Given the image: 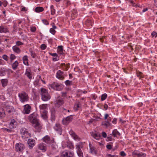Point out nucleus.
I'll list each match as a JSON object with an SVG mask.
<instances>
[{
    "label": "nucleus",
    "mask_w": 157,
    "mask_h": 157,
    "mask_svg": "<svg viewBox=\"0 0 157 157\" xmlns=\"http://www.w3.org/2000/svg\"><path fill=\"white\" fill-rule=\"evenodd\" d=\"M37 115L35 113H33L30 114L29 117V120L32 123V126L38 130H40L41 126L37 119Z\"/></svg>",
    "instance_id": "obj_1"
},
{
    "label": "nucleus",
    "mask_w": 157,
    "mask_h": 157,
    "mask_svg": "<svg viewBox=\"0 0 157 157\" xmlns=\"http://www.w3.org/2000/svg\"><path fill=\"white\" fill-rule=\"evenodd\" d=\"M40 94L41 99L44 101H48L51 98V96L48 94V90L44 88L41 89Z\"/></svg>",
    "instance_id": "obj_2"
},
{
    "label": "nucleus",
    "mask_w": 157,
    "mask_h": 157,
    "mask_svg": "<svg viewBox=\"0 0 157 157\" xmlns=\"http://www.w3.org/2000/svg\"><path fill=\"white\" fill-rule=\"evenodd\" d=\"M18 97L20 101L23 103L27 102L29 100L28 95L24 91H22L21 93L19 94Z\"/></svg>",
    "instance_id": "obj_3"
},
{
    "label": "nucleus",
    "mask_w": 157,
    "mask_h": 157,
    "mask_svg": "<svg viewBox=\"0 0 157 157\" xmlns=\"http://www.w3.org/2000/svg\"><path fill=\"white\" fill-rule=\"evenodd\" d=\"M21 137L23 138H29L31 136V134L29 133L27 129L25 128H22L20 130Z\"/></svg>",
    "instance_id": "obj_4"
},
{
    "label": "nucleus",
    "mask_w": 157,
    "mask_h": 157,
    "mask_svg": "<svg viewBox=\"0 0 157 157\" xmlns=\"http://www.w3.org/2000/svg\"><path fill=\"white\" fill-rule=\"evenodd\" d=\"M74 154L73 152L68 150L62 151L60 154V157H74Z\"/></svg>",
    "instance_id": "obj_5"
},
{
    "label": "nucleus",
    "mask_w": 157,
    "mask_h": 157,
    "mask_svg": "<svg viewBox=\"0 0 157 157\" xmlns=\"http://www.w3.org/2000/svg\"><path fill=\"white\" fill-rule=\"evenodd\" d=\"M83 146L82 143L77 144L76 146V148L77 149V152L79 157H83V154L81 148H82Z\"/></svg>",
    "instance_id": "obj_6"
},
{
    "label": "nucleus",
    "mask_w": 157,
    "mask_h": 157,
    "mask_svg": "<svg viewBox=\"0 0 157 157\" xmlns=\"http://www.w3.org/2000/svg\"><path fill=\"white\" fill-rule=\"evenodd\" d=\"M15 148L16 151L21 152L25 148V146L23 144L19 143L16 144Z\"/></svg>",
    "instance_id": "obj_7"
},
{
    "label": "nucleus",
    "mask_w": 157,
    "mask_h": 157,
    "mask_svg": "<svg viewBox=\"0 0 157 157\" xmlns=\"http://www.w3.org/2000/svg\"><path fill=\"white\" fill-rule=\"evenodd\" d=\"M57 78L61 80H63L65 78V74L63 72L60 70H58L56 74Z\"/></svg>",
    "instance_id": "obj_8"
},
{
    "label": "nucleus",
    "mask_w": 157,
    "mask_h": 157,
    "mask_svg": "<svg viewBox=\"0 0 157 157\" xmlns=\"http://www.w3.org/2000/svg\"><path fill=\"white\" fill-rule=\"evenodd\" d=\"M51 87L54 90H61L62 86L61 84H59L56 82H54L51 85Z\"/></svg>",
    "instance_id": "obj_9"
},
{
    "label": "nucleus",
    "mask_w": 157,
    "mask_h": 157,
    "mask_svg": "<svg viewBox=\"0 0 157 157\" xmlns=\"http://www.w3.org/2000/svg\"><path fill=\"white\" fill-rule=\"evenodd\" d=\"M63 102L62 98L58 97L55 101V105L56 107H59L63 105Z\"/></svg>",
    "instance_id": "obj_10"
},
{
    "label": "nucleus",
    "mask_w": 157,
    "mask_h": 157,
    "mask_svg": "<svg viewBox=\"0 0 157 157\" xmlns=\"http://www.w3.org/2000/svg\"><path fill=\"white\" fill-rule=\"evenodd\" d=\"M73 119L72 116H70L67 117L66 118H64L62 120L63 124L64 125H67L71 122Z\"/></svg>",
    "instance_id": "obj_11"
},
{
    "label": "nucleus",
    "mask_w": 157,
    "mask_h": 157,
    "mask_svg": "<svg viewBox=\"0 0 157 157\" xmlns=\"http://www.w3.org/2000/svg\"><path fill=\"white\" fill-rule=\"evenodd\" d=\"M43 141L47 144H52L54 142L53 139L51 140L50 137L48 136H46L43 138Z\"/></svg>",
    "instance_id": "obj_12"
},
{
    "label": "nucleus",
    "mask_w": 157,
    "mask_h": 157,
    "mask_svg": "<svg viewBox=\"0 0 157 157\" xmlns=\"http://www.w3.org/2000/svg\"><path fill=\"white\" fill-rule=\"evenodd\" d=\"M54 128L59 134L61 135L62 129L60 124L59 123L56 124L54 127Z\"/></svg>",
    "instance_id": "obj_13"
},
{
    "label": "nucleus",
    "mask_w": 157,
    "mask_h": 157,
    "mask_svg": "<svg viewBox=\"0 0 157 157\" xmlns=\"http://www.w3.org/2000/svg\"><path fill=\"white\" fill-rule=\"evenodd\" d=\"M24 112L25 113L29 114L31 109V107L29 104H26L24 106Z\"/></svg>",
    "instance_id": "obj_14"
},
{
    "label": "nucleus",
    "mask_w": 157,
    "mask_h": 157,
    "mask_svg": "<svg viewBox=\"0 0 157 157\" xmlns=\"http://www.w3.org/2000/svg\"><path fill=\"white\" fill-rule=\"evenodd\" d=\"M69 133L75 140H78V141L80 140V138L75 134L72 130H71L70 131Z\"/></svg>",
    "instance_id": "obj_15"
},
{
    "label": "nucleus",
    "mask_w": 157,
    "mask_h": 157,
    "mask_svg": "<svg viewBox=\"0 0 157 157\" xmlns=\"http://www.w3.org/2000/svg\"><path fill=\"white\" fill-rule=\"evenodd\" d=\"M51 119L52 121H54L56 119V111L55 108L53 107L51 109Z\"/></svg>",
    "instance_id": "obj_16"
},
{
    "label": "nucleus",
    "mask_w": 157,
    "mask_h": 157,
    "mask_svg": "<svg viewBox=\"0 0 157 157\" xmlns=\"http://www.w3.org/2000/svg\"><path fill=\"white\" fill-rule=\"evenodd\" d=\"M90 134L91 136L94 138L96 139L97 140H99L101 138V136L100 134L98 132L95 133L94 132H90Z\"/></svg>",
    "instance_id": "obj_17"
},
{
    "label": "nucleus",
    "mask_w": 157,
    "mask_h": 157,
    "mask_svg": "<svg viewBox=\"0 0 157 157\" xmlns=\"http://www.w3.org/2000/svg\"><path fill=\"white\" fill-rule=\"evenodd\" d=\"M25 74L29 79L31 80L32 79L33 75L31 71L29 68L26 69V71Z\"/></svg>",
    "instance_id": "obj_18"
},
{
    "label": "nucleus",
    "mask_w": 157,
    "mask_h": 157,
    "mask_svg": "<svg viewBox=\"0 0 157 157\" xmlns=\"http://www.w3.org/2000/svg\"><path fill=\"white\" fill-rule=\"evenodd\" d=\"M8 70L6 68L4 67L0 68V76H5L6 73L8 72Z\"/></svg>",
    "instance_id": "obj_19"
},
{
    "label": "nucleus",
    "mask_w": 157,
    "mask_h": 157,
    "mask_svg": "<svg viewBox=\"0 0 157 157\" xmlns=\"http://www.w3.org/2000/svg\"><path fill=\"white\" fill-rule=\"evenodd\" d=\"M9 32V30L8 28L6 26H4L3 25L0 26V33H6Z\"/></svg>",
    "instance_id": "obj_20"
},
{
    "label": "nucleus",
    "mask_w": 157,
    "mask_h": 157,
    "mask_svg": "<svg viewBox=\"0 0 157 157\" xmlns=\"http://www.w3.org/2000/svg\"><path fill=\"white\" fill-rule=\"evenodd\" d=\"M90 152L91 154L96 155H97L98 151L95 147L90 146Z\"/></svg>",
    "instance_id": "obj_21"
},
{
    "label": "nucleus",
    "mask_w": 157,
    "mask_h": 157,
    "mask_svg": "<svg viewBox=\"0 0 157 157\" xmlns=\"http://www.w3.org/2000/svg\"><path fill=\"white\" fill-rule=\"evenodd\" d=\"M38 147L40 149L42 150L43 152L45 151H46V147L43 143L39 144L38 145Z\"/></svg>",
    "instance_id": "obj_22"
},
{
    "label": "nucleus",
    "mask_w": 157,
    "mask_h": 157,
    "mask_svg": "<svg viewBox=\"0 0 157 157\" xmlns=\"http://www.w3.org/2000/svg\"><path fill=\"white\" fill-rule=\"evenodd\" d=\"M47 104H43L40 105V112L47 111L45 110L47 108Z\"/></svg>",
    "instance_id": "obj_23"
},
{
    "label": "nucleus",
    "mask_w": 157,
    "mask_h": 157,
    "mask_svg": "<svg viewBox=\"0 0 157 157\" xmlns=\"http://www.w3.org/2000/svg\"><path fill=\"white\" fill-rule=\"evenodd\" d=\"M1 82L3 87L6 86L8 82V81L7 79H3L1 80Z\"/></svg>",
    "instance_id": "obj_24"
},
{
    "label": "nucleus",
    "mask_w": 157,
    "mask_h": 157,
    "mask_svg": "<svg viewBox=\"0 0 157 157\" xmlns=\"http://www.w3.org/2000/svg\"><path fill=\"white\" fill-rule=\"evenodd\" d=\"M40 112L41 113V116L44 119H46L48 117L47 111H44V112Z\"/></svg>",
    "instance_id": "obj_25"
},
{
    "label": "nucleus",
    "mask_w": 157,
    "mask_h": 157,
    "mask_svg": "<svg viewBox=\"0 0 157 157\" xmlns=\"http://www.w3.org/2000/svg\"><path fill=\"white\" fill-rule=\"evenodd\" d=\"M112 135L114 137H116L117 135L120 136V133L117 131V129L114 130L112 132Z\"/></svg>",
    "instance_id": "obj_26"
},
{
    "label": "nucleus",
    "mask_w": 157,
    "mask_h": 157,
    "mask_svg": "<svg viewBox=\"0 0 157 157\" xmlns=\"http://www.w3.org/2000/svg\"><path fill=\"white\" fill-rule=\"evenodd\" d=\"M58 53L59 55H62L63 53V47L62 46H59L58 47L57 50Z\"/></svg>",
    "instance_id": "obj_27"
},
{
    "label": "nucleus",
    "mask_w": 157,
    "mask_h": 157,
    "mask_svg": "<svg viewBox=\"0 0 157 157\" xmlns=\"http://www.w3.org/2000/svg\"><path fill=\"white\" fill-rule=\"evenodd\" d=\"M34 141L33 139H29L28 140V143L30 147H32L34 145Z\"/></svg>",
    "instance_id": "obj_28"
},
{
    "label": "nucleus",
    "mask_w": 157,
    "mask_h": 157,
    "mask_svg": "<svg viewBox=\"0 0 157 157\" xmlns=\"http://www.w3.org/2000/svg\"><path fill=\"white\" fill-rule=\"evenodd\" d=\"M18 63L17 61H15L12 64V67L14 70H15L17 69V67L18 65Z\"/></svg>",
    "instance_id": "obj_29"
},
{
    "label": "nucleus",
    "mask_w": 157,
    "mask_h": 157,
    "mask_svg": "<svg viewBox=\"0 0 157 157\" xmlns=\"http://www.w3.org/2000/svg\"><path fill=\"white\" fill-rule=\"evenodd\" d=\"M12 48L14 52L17 53L18 54L21 52V50L16 45L13 46Z\"/></svg>",
    "instance_id": "obj_30"
},
{
    "label": "nucleus",
    "mask_w": 157,
    "mask_h": 157,
    "mask_svg": "<svg viewBox=\"0 0 157 157\" xmlns=\"http://www.w3.org/2000/svg\"><path fill=\"white\" fill-rule=\"evenodd\" d=\"M6 111L8 113H11L13 111V108L11 106H7L6 107Z\"/></svg>",
    "instance_id": "obj_31"
},
{
    "label": "nucleus",
    "mask_w": 157,
    "mask_h": 157,
    "mask_svg": "<svg viewBox=\"0 0 157 157\" xmlns=\"http://www.w3.org/2000/svg\"><path fill=\"white\" fill-rule=\"evenodd\" d=\"M44 9L42 7H37L35 9V11L36 13H40L44 11Z\"/></svg>",
    "instance_id": "obj_32"
},
{
    "label": "nucleus",
    "mask_w": 157,
    "mask_h": 157,
    "mask_svg": "<svg viewBox=\"0 0 157 157\" xmlns=\"http://www.w3.org/2000/svg\"><path fill=\"white\" fill-rule=\"evenodd\" d=\"M5 116V112L2 108H0V118H2Z\"/></svg>",
    "instance_id": "obj_33"
},
{
    "label": "nucleus",
    "mask_w": 157,
    "mask_h": 157,
    "mask_svg": "<svg viewBox=\"0 0 157 157\" xmlns=\"http://www.w3.org/2000/svg\"><path fill=\"white\" fill-rule=\"evenodd\" d=\"M77 16V11L76 10L74 9L72 11L71 17L73 19H74Z\"/></svg>",
    "instance_id": "obj_34"
},
{
    "label": "nucleus",
    "mask_w": 157,
    "mask_h": 157,
    "mask_svg": "<svg viewBox=\"0 0 157 157\" xmlns=\"http://www.w3.org/2000/svg\"><path fill=\"white\" fill-rule=\"evenodd\" d=\"M16 122L14 120L12 121L10 124V128H14L15 124H16Z\"/></svg>",
    "instance_id": "obj_35"
},
{
    "label": "nucleus",
    "mask_w": 157,
    "mask_h": 157,
    "mask_svg": "<svg viewBox=\"0 0 157 157\" xmlns=\"http://www.w3.org/2000/svg\"><path fill=\"white\" fill-rule=\"evenodd\" d=\"M65 83L66 86H69L72 84V81H69V80H67L65 81Z\"/></svg>",
    "instance_id": "obj_36"
},
{
    "label": "nucleus",
    "mask_w": 157,
    "mask_h": 157,
    "mask_svg": "<svg viewBox=\"0 0 157 157\" xmlns=\"http://www.w3.org/2000/svg\"><path fill=\"white\" fill-rule=\"evenodd\" d=\"M16 58V56L13 54H11L10 56V59L11 62H12Z\"/></svg>",
    "instance_id": "obj_37"
},
{
    "label": "nucleus",
    "mask_w": 157,
    "mask_h": 157,
    "mask_svg": "<svg viewBox=\"0 0 157 157\" xmlns=\"http://www.w3.org/2000/svg\"><path fill=\"white\" fill-rule=\"evenodd\" d=\"M50 8L51 9V14L52 15H54L55 13V10L54 8V6L53 5H51Z\"/></svg>",
    "instance_id": "obj_38"
},
{
    "label": "nucleus",
    "mask_w": 157,
    "mask_h": 157,
    "mask_svg": "<svg viewBox=\"0 0 157 157\" xmlns=\"http://www.w3.org/2000/svg\"><path fill=\"white\" fill-rule=\"evenodd\" d=\"M146 156V154L142 152H140L138 154L137 157H145Z\"/></svg>",
    "instance_id": "obj_39"
},
{
    "label": "nucleus",
    "mask_w": 157,
    "mask_h": 157,
    "mask_svg": "<svg viewBox=\"0 0 157 157\" xmlns=\"http://www.w3.org/2000/svg\"><path fill=\"white\" fill-rule=\"evenodd\" d=\"M80 107V104L79 103H77L75 105L74 109L75 111H77Z\"/></svg>",
    "instance_id": "obj_40"
},
{
    "label": "nucleus",
    "mask_w": 157,
    "mask_h": 157,
    "mask_svg": "<svg viewBox=\"0 0 157 157\" xmlns=\"http://www.w3.org/2000/svg\"><path fill=\"white\" fill-rule=\"evenodd\" d=\"M142 75V73L141 72L138 71L136 72L137 76L139 77L140 79H141L142 78H143Z\"/></svg>",
    "instance_id": "obj_41"
},
{
    "label": "nucleus",
    "mask_w": 157,
    "mask_h": 157,
    "mask_svg": "<svg viewBox=\"0 0 157 157\" xmlns=\"http://www.w3.org/2000/svg\"><path fill=\"white\" fill-rule=\"evenodd\" d=\"M107 96V95L106 94H103L101 96V100L102 101L105 100L106 99Z\"/></svg>",
    "instance_id": "obj_42"
},
{
    "label": "nucleus",
    "mask_w": 157,
    "mask_h": 157,
    "mask_svg": "<svg viewBox=\"0 0 157 157\" xmlns=\"http://www.w3.org/2000/svg\"><path fill=\"white\" fill-rule=\"evenodd\" d=\"M2 58L6 61L8 60V57L6 55H3L2 56Z\"/></svg>",
    "instance_id": "obj_43"
},
{
    "label": "nucleus",
    "mask_w": 157,
    "mask_h": 157,
    "mask_svg": "<svg viewBox=\"0 0 157 157\" xmlns=\"http://www.w3.org/2000/svg\"><path fill=\"white\" fill-rule=\"evenodd\" d=\"M50 32L53 35H54L56 32L55 30L52 28H51L50 29Z\"/></svg>",
    "instance_id": "obj_44"
},
{
    "label": "nucleus",
    "mask_w": 157,
    "mask_h": 157,
    "mask_svg": "<svg viewBox=\"0 0 157 157\" xmlns=\"http://www.w3.org/2000/svg\"><path fill=\"white\" fill-rule=\"evenodd\" d=\"M86 23H89V25H92L93 24L92 22V21L90 19H88L86 21Z\"/></svg>",
    "instance_id": "obj_45"
},
{
    "label": "nucleus",
    "mask_w": 157,
    "mask_h": 157,
    "mask_svg": "<svg viewBox=\"0 0 157 157\" xmlns=\"http://www.w3.org/2000/svg\"><path fill=\"white\" fill-rule=\"evenodd\" d=\"M36 30V27L35 26H33L31 28L30 30L32 32H34Z\"/></svg>",
    "instance_id": "obj_46"
},
{
    "label": "nucleus",
    "mask_w": 157,
    "mask_h": 157,
    "mask_svg": "<svg viewBox=\"0 0 157 157\" xmlns=\"http://www.w3.org/2000/svg\"><path fill=\"white\" fill-rule=\"evenodd\" d=\"M42 21L45 25H47L49 24V22L47 20L43 19L42 20Z\"/></svg>",
    "instance_id": "obj_47"
},
{
    "label": "nucleus",
    "mask_w": 157,
    "mask_h": 157,
    "mask_svg": "<svg viewBox=\"0 0 157 157\" xmlns=\"http://www.w3.org/2000/svg\"><path fill=\"white\" fill-rule=\"evenodd\" d=\"M16 44L17 46L21 45L23 44V43L20 41H17L16 42Z\"/></svg>",
    "instance_id": "obj_48"
},
{
    "label": "nucleus",
    "mask_w": 157,
    "mask_h": 157,
    "mask_svg": "<svg viewBox=\"0 0 157 157\" xmlns=\"http://www.w3.org/2000/svg\"><path fill=\"white\" fill-rule=\"evenodd\" d=\"M40 48L42 50H44L46 48V46L45 44H43L41 45Z\"/></svg>",
    "instance_id": "obj_49"
},
{
    "label": "nucleus",
    "mask_w": 157,
    "mask_h": 157,
    "mask_svg": "<svg viewBox=\"0 0 157 157\" xmlns=\"http://www.w3.org/2000/svg\"><path fill=\"white\" fill-rule=\"evenodd\" d=\"M107 123H102V125H104L106 127H107L108 125H110V123L106 121Z\"/></svg>",
    "instance_id": "obj_50"
},
{
    "label": "nucleus",
    "mask_w": 157,
    "mask_h": 157,
    "mask_svg": "<svg viewBox=\"0 0 157 157\" xmlns=\"http://www.w3.org/2000/svg\"><path fill=\"white\" fill-rule=\"evenodd\" d=\"M151 35L153 37H156L157 36V33L156 32H153L151 33Z\"/></svg>",
    "instance_id": "obj_51"
},
{
    "label": "nucleus",
    "mask_w": 157,
    "mask_h": 157,
    "mask_svg": "<svg viewBox=\"0 0 157 157\" xmlns=\"http://www.w3.org/2000/svg\"><path fill=\"white\" fill-rule=\"evenodd\" d=\"M102 135L103 137L104 138H105L107 136V134L106 133L104 132H102Z\"/></svg>",
    "instance_id": "obj_52"
},
{
    "label": "nucleus",
    "mask_w": 157,
    "mask_h": 157,
    "mask_svg": "<svg viewBox=\"0 0 157 157\" xmlns=\"http://www.w3.org/2000/svg\"><path fill=\"white\" fill-rule=\"evenodd\" d=\"M52 147L53 150H55L56 148V146L54 144V143H52Z\"/></svg>",
    "instance_id": "obj_53"
},
{
    "label": "nucleus",
    "mask_w": 157,
    "mask_h": 157,
    "mask_svg": "<svg viewBox=\"0 0 157 157\" xmlns=\"http://www.w3.org/2000/svg\"><path fill=\"white\" fill-rule=\"evenodd\" d=\"M120 154L121 156H125L126 155V154L124 151H121Z\"/></svg>",
    "instance_id": "obj_54"
},
{
    "label": "nucleus",
    "mask_w": 157,
    "mask_h": 157,
    "mask_svg": "<svg viewBox=\"0 0 157 157\" xmlns=\"http://www.w3.org/2000/svg\"><path fill=\"white\" fill-rule=\"evenodd\" d=\"M3 131H6L9 132H11V130L8 129L7 128H3Z\"/></svg>",
    "instance_id": "obj_55"
},
{
    "label": "nucleus",
    "mask_w": 157,
    "mask_h": 157,
    "mask_svg": "<svg viewBox=\"0 0 157 157\" xmlns=\"http://www.w3.org/2000/svg\"><path fill=\"white\" fill-rule=\"evenodd\" d=\"M106 147L108 149H111L112 148V145L111 144H108L106 145Z\"/></svg>",
    "instance_id": "obj_56"
},
{
    "label": "nucleus",
    "mask_w": 157,
    "mask_h": 157,
    "mask_svg": "<svg viewBox=\"0 0 157 157\" xmlns=\"http://www.w3.org/2000/svg\"><path fill=\"white\" fill-rule=\"evenodd\" d=\"M23 61L27 60H28V57L27 56H24L23 58Z\"/></svg>",
    "instance_id": "obj_57"
},
{
    "label": "nucleus",
    "mask_w": 157,
    "mask_h": 157,
    "mask_svg": "<svg viewBox=\"0 0 157 157\" xmlns=\"http://www.w3.org/2000/svg\"><path fill=\"white\" fill-rule=\"evenodd\" d=\"M4 61L2 59H0V65H4Z\"/></svg>",
    "instance_id": "obj_58"
},
{
    "label": "nucleus",
    "mask_w": 157,
    "mask_h": 157,
    "mask_svg": "<svg viewBox=\"0 0 157 157\" xmlns=\"http://www.w3.org/2000/svg\"><path fill=\"white\" fill-rule=\"evenodd\" d=\"M106 157H116L115 155H112L110 154H107L106 155Z\"/></svg>",
    "instance_id": "obj_59"
},
{
    "label": "nucleus",
    "mask_w": 157,
    "mask_h": 157,
    "mask_svg": "<svg viewBox=\"0 0 157 157\" xmlns=\"http://www.w3.org/2000/svg\"><path fill=\"white\" fill-rule=\"evenodd\" d=\"M50 55H51V56H56V57L58 55L56 53H49Z\"/></svg>",
    "instance_id": "obj_60"
},
{
    "label": "nucleus",
    "mask_w": 157,
    "mask_h": 157,
    "mask_svg": "<svg viewBox=\"0 0 157 157\" xmlns=\"http://www.w3.org/2000/svg\"><path fill=\"white\" fill-rule=\"evenodd\" d=\"M138 154V153L137 151H133L132 152V155H136V156H137Z\"/></svg>",
    "instance_id": "obj_61"
},
{
    "label": "nucleus",
    "mask_w": 157,
    "mask_h": 157,
    "mask_svg": "<svg viewBox=\"0 0 157 157\" xmlns=\"http://www.w3.org/2000/svg\"><path fill=\"white\" fill-rule=\"evenodd\" d=\"M52 29H55L57 28V27H56V26L55 25V24L54 23H52Z\"/></svg>",
    "instance_id": "obj_62"
},
{
    "label": "nucleus",
    "mask_w": 157,
    "mask_h": 157,
    "mask_svg": "<svg viewBox=\"0 0 157 157\" xmlns=\"http://www.w3.org/2000/svg\"><path fill=\"white\" fill-rule=\"evenodd\" d=\"M117 121V119L114 118L113 119V120L112 121L113 123V124H116V123Z\"/></svg>",
    "instance_id": "obj_63"
},
{
    "label": "nucleus",
    "mask_w": 157,
    "mask_h": 157,
    "mask_svg": "<svg viewBox=\"0 0 157 157\" xmlns=\"http://www.w3.org/2000/svg\"><path fill=\"white\" fill-rule=\"evenodd\" d=\"M108 117H109L108 114H105V115L104 119L106 120Z\"/></svg>",
    "instance_id": "obj_64"
}]
</instances>
